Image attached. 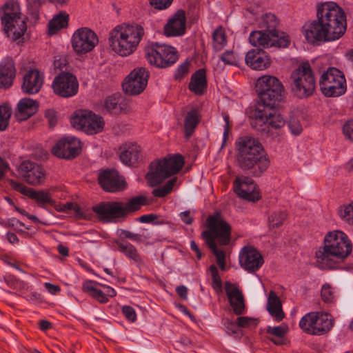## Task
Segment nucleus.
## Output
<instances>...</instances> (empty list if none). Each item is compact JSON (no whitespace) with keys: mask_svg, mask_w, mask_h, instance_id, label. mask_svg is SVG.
<instances>
[{"mask_svg":"<svg viewBox=\"0 0 353 353\" xmlns=\"http://www.w3.org/2000/svg\"><path fill=\"white\" fill-rule=\"evenodd\" d=\"M121 105L119 103V99L110 96L107 97L104 102L103 110L110 114H117L121 112Z\"/></svg>","mask_w":353,"mask_h":353,"instance_id":"45","label":"nucleus"},{"mask_svg":"<svg viewBox=\"0 0 353 353\" xmlns=\"http://www.w3.org/2000/svg\"><path fill=\"white\" fill-rule=\"evenodd\" d=\"M38 107L37 101L30 98L21 99L17 104L15 115L19 120L25 121L37 112Z\"/></svg>","mask_w":353,"mask_h":353,"instance_id":"32","label":"nucleus"},{"mask_svg":"<svg viewBox=\"0 0 353 353\" xmlns=\"http://www.w3.org/2000/svg\"><path fill=\"white\" fill-rule=\"evenodd\" d=\"M147 204L146 198L144 196H137L132 197L128 202L121 201V208L123 209V219L132 212L139 210L143 205Z\"/></svg>","mask_w":353,"mask_h":353,"instance_id":"38","label":"nucleus"},{"mask_svg":"<svg viewBox=\"0 0 353 353\" xmlns=\"http://www.w3.org/2000/svg\"><path fill=\"white\" fill-rule=\"evenodd\" d=\"M334 321L330 314L317 312L304 315L299 322L300 328L312 335H323L333 327Z\"/></svg>","mask_w":353,"mask_h":353,"instance_id":"12","label":"nucleus"},{"mask_svg":"<svg viewBox=\"0 0 353 353\" xmlns=\"http://www.w3.org/2000/svg\"><path fill=\"white\" fill-rule=\"evenodd\" d=\"M256 92L259 97L257 105H261V108H274L283 99L285 94L280 80L270 75H264L257 79Z\"/></svg>","mask_w":353,"mask_h":353,"instance_id":"7","label":"nucleus"},{"mask_svg":"<svg viewBox=\"0 0 353 353\" xmlns=\"http://www.w3.org/2000/svg\"><path fill=\"white\" fill-rule=\"evenodd\" d=\"M280 38L272 37L270 34L262 30L252 31L249 36L250 43L258 48H268L273 46L286 48L290 45V40L288 34L281 32Z\"/></svg>","mask_w":353,"mask_h":353,"instance_id":"17","label":"nucleus"},{"mask_svg":"<svg viewBox=\"0 0 353 353\" xmlns=\"http://www.w3.org/2000/svg\"><path fill=\"white\" fill-rule=\"evenodd\" d=\"M321 93L326 97H336L343 95L347 90L345 75L334 67H330L323 72L319 79Z\"/></svg>","mask_w":353,"mask_h":353,"instance_id":"11","label":"nucleus"},{"mask_svg":"<svg viewBox=\"0 0 353 353\" xmlns=\"http://www.w3.org/2000/svg\"><path fill=\"white\" fill-rule=\"evenodd\" d=\"M3 30L16 41L23 36L27 30L26 17L21 12L20 5L13 0L7 1L0 9Z\"/></svg>","mask_w":353,"mask_h":353,"instance_id":"5","label":"nucleus"},{"mask_svg":"<svg viewBox=\"0 0 353 353\" xmlns=\"http://www.w3.org/2000/svg\"><path fill=\"white\" fill-rule=\"evenodd\" d=\"M71 123L74 128L88 134L101 132L104 128L102 117L86 110H77L71 118Z\"/></svg>","mask_w":353,"mask_h":353,"instance_id":"13","label":"nucleus"},{"mask_svg":"<svg viewBox=\"0 0 353 353\" xmlns=\"http://www.w3.org/2000/svg\"><path fill=\"white\" fill-rule=\"evenodd\" d=\"M199 121L200 115L197 109H192L187 113L184 121V131L187 138L193 134Z\"/></svg>","mask_w":353,"mask_h":353,"instance_id":"39","label":"nucleus"},{"mask_svg":"<svg viewBox=\"0 0 353 353\" xmlns=\"http://www.w3.org/2000/svg\"><path fill=\"white\" fill-rule=\"evenodd\" d=\"M236 323L240 327H248L250 325L256 326L257 319L248 316H240L236 319Z\"/></svg>","mask_w":353,"mask_h":353,"instance_id":"56","label":"nucleus"},{"mask_svg":"<svg viewBox=\"0 0 353 353\" xmlns=\"http://www.w3.org/2000/svg\"><path fill=\"white\" fill-rule=\"evenodd\" d=\"M321 296L324 303H332L335 301L334 292L331 285L329 283H325L322 286Z\"/></svg>","mask_w":353,"mask_h":353,"instance_id":"51","label":"nucleus"},{"mask_svg":"<svg viewBox=\"0 0 353 353\" xmlns=\"http://www.w3.org/2000/svg\"><path fill=\"white\" fill-rule=\"evenodd\" d=\"M344 136L353 141V119L347 121L343 126Z\"/></svg>","mask_w":353,"mask_h":353,"instance_id":"60","label":"nucleus"},{"mask_svg":"<svg viewBox=\"0 0 353 353\" xmlns=\"http://www.w3.org/2000/svg\"><path fill=\"white\" fill-rule=\"evenodd\" d=\"M288 214L285 211L276 210L272 212L268 218L269 227L275 228L281 226L287 219Z\"/></svg>","mask_w":353,"mask_h":353,"instance_id":"43","label":"nucleus"},{"mask_svg":"<svg viewBox=\"0 0 353 353\" xmlns=\"http://www.w3.org/2000/svg\"><path fill=\"white\" fill-rule=\"evenodd\" d=\"M352 252V244L347 235L341 230L327 232L323 245L316 252V266L321 270H336Z\"/></svg>","mask_w":353,"mask_h":353,"instance_id":"2","label":"nucleus"},{"mask_svg":"<svg viewBox=\"0 0 353 353\" xmlns=\"http://www.w3.org/2000/svg\"><path fill=\"white\" fill-rule=\"evenodd\" d=\"M98 182L103 190L109 192H119L125 187L124 179L114 169L101 170L98 174Z\"/></svg>","mask_w":353,"mask_h":353,"instance_id":"22","label":"nucleus"},{"mask_svg":"<svg viewBox=\"0 0 353 353\" xmlns=\"http://www.w3.org/2000/svg\"><path fill=\"white\" fill-rule=\"evenodd\" d=\"M45 117L48 119L50 127H54L57 123L56 112L54 110H48L46 111Z\"/></svg>","mask_w":353,"mask_h":353,"instance_id":"63","label":"nucleus"},{"mask_svg":"<svg viewBox=\"0 0 353 353\" xmlns=\"http://www.w3.org/2000/svg\"><path fill=\"white\" fill-rule=\"evenodd\" d=\"M264 263L261 253L252 246H245L239 254V263L241 268L248 272L259 270Z\"/></svg>","mask_w":353,"mask_h":353,"instance_id":"23","label":"nucleus"},{"mask_svg":"<svg viewBox=\"0 0 353 353\" xmlns=\"http://www.w3.org/2000/svg\"><path fill=\"white\" fill-rule=\"evenodd\" d=\"M290 87L294 94L300 99L313 94L316 89V79L310 65L303 63L290 74Z\"/></svg>","mask_w":353,"mask_h":353,"instance_id":"9","label":"nucleus"},{"mask_svg":"<svg viewBox=\"0 0 353 353\" xmlns=\"http://www.w3.org/2000/svg\"><path fill=\"white\" fill-rule=\"evenodd\" d=\"M185 12L179 9L168 19L163 27V33L168 37H181L185 33Z\"/></svg>","mask_w":353,"mask_h":353,"instance_id":"24","label":"nucleus"},{"mask_svg":"<svg viewBox=\"0 0 353 353\" xmlns=\"http://www.w3.org/2000/svg\"><path fill=\"white\" fill-rule=\"evenodd\" d=\"M225 290L234 313L236 315L242 314L245 310V303L242 292L235 284L230 281L225 282Z\"/></svg>","mask_w":353,"mask_h":353,"instance_id":"29","label":"nucleus"},{"mask_svg":"<svg viewBox=\"0 0 353 353\" xmlns=\"http://www.w3.org/2000/svg\"><path fill=\"white\" fill-rule=\"evenodd\" d=\"M184 163L183 157L179 154L151 162L150 171L145 176L149 185L157 186L165 179L177 174L183 167Z\"/></svg>","mask_w":353,"mask_h":353,"instance_id":"6","label":"nucleus"},{"mask_svg":"<svg viewBox=\"0 0 353 353\" xmlns=\"http://www.w3.org/2000/svg\"><path fill=\"white\" fill-rule=\"evenodd\" d=\"M267 310L269 314L278 322L281 321L285 314L282 309V303L276 293L271 290L269 292L267 303Z\"/></svg>","mask_w":353,"mask_h":353,"instance_id":"33","label":"nucleus"},{"mask_svg":"<svg viewBox=\"0 0 353 353\" xmlns=\"http://www.w3.org/2000/svg\"><path fill=\"white\" fill-rule=\"evenodd\" d=\"M225 325L228 334H236L238 332L239 327L238 326L237 323H235L230 321L229 319H227Z\"/></svg>","mask_w":353,"mask_h":353,"instance_id":"64","label":"nucleus"},{"mask_svg":"<svg viewBox=\"0 0 353 353\" xmlns=\"http://www.w3.org/2000/svg\"><path fill=\"white\" fill-rule=\"evenodd\" d=\"M118 248V250L123 253L129 259L137 263H143V260L137 249L128 241H122L118 239L113 241Z\"/></svg>","mask_w":353,"mask_h":353,"instance_id":"36","label":"nucleus"},{"mask_svg":"<svg viewBox=\"0 0 353 353\" xmlns=\"http://www.w3.org/2000/svg\"><path fill=\"white\" fill-rule=\"evenodd\" d=\"M237 166L260 176L269 167L270 160L261 143L249 136L239 137L235 142Z\"/></svg>","mask_w":353,"mask_h":353,"instance_id":"3","label":"nucleus"},{"mask_svg":"<svg viewBox=\"0 0 353 353\" xmlns=\"http://www.w3.org/2000/svg\"><path fill=\"white\" fill-rule=\"evenodd\" d=\"M92 210L103 222H115L118 219H123L121 201L101 202L93 206Z\"/></svg>","mask_w":353,"mask_h":353,"instance_id":"20","label":"nucleus"},{"mask_svg":"<svg viewBox=\"0 0 353 353\" xmlns=\"http://www.w3.org/2000/svg\"><path fill=\"white\" fill-rule=\"evenodd\" d=\"M69 16L65 12H61L54 17L48 24V33L50 35L56 34L59 30L68 26Z\"/></svg>","mask_w":353,"mask_h":353,"instance_id":"40","label":"nucleus"},{"mask_svg":"<svg viewBox=\"0 0 353 353\" xmlns=\"http://www.w3.org/2000/svg\"><path fill=\"white\" fill-rule=\"evenodd\" d=\"M266 332L270 335L274 336L276 338L268 337V339L275 345L283 344V339L288 332V327L285 325H279L276 327L268 326Z\"/></svg>","mask_w":353,"mask_h":353,"instance_id":"41","label":"nucleus"},{"mask_svg":"<svg viewBox=\"0 0 353 353\" xmlns=\"http://www.w3.org/2000/svg\"><path fill=\"white\" fill-rule=\"evenodd\" d=\"M43 83V74L37 69H30L23 77V91L29 94L39 92Z\"/></svg>","mask_w":353,"mask_h":353,"instance_id":"30","label":"nucleus"},{"mask_svg":"<svg viewBox=\"0 0 353 353\" xmlns=\"http://www.w3.org/2000/svg\"><path fill=\"white\" fill-rule=\"evenodd\" d=\"M145 35L143 27L136 23H122L115 26L108 36V43L116 54L128 57L137 49Z\"/></svg>","mask_w":353,"mask_h":353,"instance_id":"4","label":"nucleus"},{"mask_svg":"<svg viewBox=\"0 0 353 353\" xmlns=\"http://www.w3.org/2000/svg\"><path fill=\"white\" fill-rule=\"evenodd\" d=\"M150 4L157 10H165L169 8L173 0H149Z\"/></svg>","mask_w":353,"mask_h":353,"instance_id":"57","label":"nucleus"},{"mask_svg":"<svg viewBox=\"0 0 353 353\" xmlns=\"http://www.w3.org/2000/svg\"><path fill=\"white\" fill-rule=\"evenodd\" d=\"M79 141L74 138H64L59 141L52 148V153L59 157L65 159L75 158L81 151Z\"/></svg>","mask_w":353,"mask_h":353,"instance_id":"25","label":"nucleus"},{"mask_svg":"<svg viewBox=\"0 0 353 353\" xmlns=\"http://www.w3.org/2000/svg\"><path fill=\"white\" fill-rule=\"evenodd\" d=\"M158 218L159 216L156 214H148L139 217L138 221L144 223H153L155 225H161L165 223V221L163 219L158 220Z\"/></svg>","mask_w":353,"mask_h":353,"instance_id":"53","label":"nucleus"},{"mask_svg":"<svg viewBox=\"0 0 353 353\" xmlns=\"http://www.w3.org/2000/svg\"><path fill=\"white\" fill-rule=\"evenodd\" d=\"M288 125L291 132L294 135H299L303 130L301 124L296 119H291Z\"/></svg>","mask_w":353,"mask_h":353,"instance_id":"62","label":"nucleus"},{"mask_svg":"<svg viewBox=\"0 0 353 353\" xmlns=\"http://www.w3.org/2000/svg\"><path fill=\"white\" fill-rule=\"evenodd\" d=\"M145 57L148 63L158 68L172 65L179 59L176 49L171 46L152 42L145 47Z\"/></svg>","mask_w":353,"mask_h":353,"instance_id":"10","label":"nucleus"},{"mask_svg":"<svg viewBox=\"0 0 353 353\" xmlns=\"http://www.w3.org/2000/svg\"><path fill=\"white\" fill-rule=\"evenodd\" d=\"M60 212H68L70 211H74V214L77 216L82 214L81 208L77 203L72 202H67L60 206L59 209H57Z\"/></svg>","mask_w":353,"mask_h":353,"instance_id":"54","label":"nucleus"},{"mask_svg":"<svg viewBox=\"0 0 353 353\" xmlns=\"http://www.w3.org/2000/svg\"><path fill=\"white\" fill-rule=\"evenodd\" d=\"M213 48L216 51H221L227 44V37L225 30L220 26L216 28L212 34Z\"/></svg>","mask_w":353,"mask_h":353,"instance_id":"42","label":"nucleus"},{"mask_svg":"<svg viewBox=\"0 0 353 353\" xmlns=\"http://www.w3.org/2000/svg\"><path fill=\"white\" fill-rule=\"evenodd\" d=\"M209 269L211 272L212 279V286L217 293H220L222 292V281L219 276L218 269L214 264L211 265Z\"/></svg>","mask_w":353,"mask_h":353,"instance_id":"49","label":"nucleus"},{"mask_svg":"<svg viewBox=\"0 0 353 353\" xmlns=\"http://www.w3.org/2000/svg\"><path fill=\"white\" fill-rule=\"evenodd\" d=\"M251 125L253 128L259 130L257 124L261 127L263 125H269L275 129L281 128L285 125V121L274 108H261V105H257L252 112L251 116Z\"/></svg>","mask_w":353,"mask_h":353,"instance_id":"14","label":"nucleus"},{"mask_svg":"<svg viewBox=\"0 0 353 353\" xmlns=\"http://www.w3.org/2000/svg\"><path fill=\"white\" fill-rule=\"evenodd\" d=\"M190 63L189 61H185L180 64L174 72V78L176 80L181 81L188 73Z\"/></svg>","mask_w":353,"mask_h":353,"instance_id":"52","label":"nucleus"},{"mask_svg":"<svg viewBox=\"0 0 353 353\" xmlns=\"http://www.w3.org/2000/svg\"><path fill=\"white\" fill-rule=\"evenodd\" d=\"M10 185L16 191L35 201L40 207H43L46 204L52 205L54 203V201L48 192L35 190L13 180L10 181Z\"/></svg>","mask_w":353,"mask_h":353,"instance_id":"26","label":"nucleus"},{"mask_svg":"<svg viewBox=\"0 0 353 353\" xmlns=\"http://www.w3.org/2000/svg\"><path fill=\"white\" fill-rule=\"evenodd\" d=\"M338 214L343 221L353 225V201L349 204L340 206Z\"/></svg>","mask_w":353,"mask_h":353,"instance_id":"48","label":"nucleus"},{"mask_svg":"<svg viewBox=\"0 0 353 353\" xmlns=\"http://www.w3.org/2000/svg\"><path fill=\"white\" fill-rule=\"evenodd\" d=\"M224 121H225V125H224V131H223V143L221 148H223L224 145L226 143L227 140L229 137V134L230 132V129L232 127V125L230 123V117L228 115H225L223 117Z\"/></svg>","mask_w":353,"mask_h":353,"instance_id":"61","label":"nucleus"},{"mask_svg":"<svg viewBox=\"0 0 353 353\" xmlns=\"http://www.w3.org/2000/svg\"><path fill=\"white\" fill-rule=\"evenodd\" d=\"M19 172L23 179L33 186L43 184L46 179V172L43 166L32 161H23L19 166Z\"/></svg>","mask_w":353,"mask_h":353,"instance_id":"19","label":"nucleus"},{"mask_svg":"<svg viewBox=\"0 0 353 353\" xmlns=\"http://www.w3.org/2000/svg\"><path fill=\"white\" fill-rule=\"evenodd\" d=\"M245 61L248 66L253 70H263L271 63L268 53L263 49L256 48L249 50L245 55Z\"/></svg>","mask_w":353,"mask_h":353,"instance_id":"28","label":"nucleus"},{"mask_svg":"<svg viewBox=\"0 0 353 353\" xmlns=\"http://www.w3.org/2000/svg\"><path fill=\"white\" fill-rule=\"evenodd\" d=\"M149 72L144 68L134 69L122 83L125 93L130 95H138L146 88Z\"/></svg>","mask_w":353,"mask_h":353,"instance_id":"18","label":"nucleus"},{"mask_svg":"<svg viewBox=\"0 0 353 353\" xmlns=\"http://www.w3.org/2000/svg\"><path fill=\"white\" fill-rule=\"evenodd\" d=\"M233 189L238 196L255 202L261 199L259 190L254 181L248 176H237L233 184Z\"/></svg>","mask_w":353,"mask_h":353,"instance_id":"21","label":"nucleus"},{"mask_svg":"<svg viewBox=\"0 0 353 353\" xmlns=\"http://www.w3.org/2000/svg\"><path fill=\"white\" fill-rule=\"evenodd\" d=\"M118 154L121 161L128 166H134L142 157L141 147L135 142H126L119 146Z\"/></svg>","mask_w":353,"mask_h":353,"instance_id":"27","label":"nucleus"},{"mask_svg":"<svg viewBox=\"0 0 353 353\" xmlns=\"http://www.w3.org/2000/svg\"><path fill=\"white\" fill-rule=\"evenodd\" d=\"M208 230L202 232L201 237L207 245H228L231 241L232 228L219 212L208 216L206 219Z\"/></svg>","mask_w":353,"mask_h":353,"instance_id":"8","label":"nucleus"},{"mask_svg":"<svg viewBox=\"0 0 353 353\" xmlns=\"http://www.w3.org/2000/svg\"><path fill=\"white\" fill-rule=\"evenodd\" d=\"M16 68L13 59L7 57L0 63V88H10L16 77Z\"/></svg>","mask_w":353,"mask_h":353,"instance_id":"31","label":"nucleus"},{"mask_svg":"<svg viewBox=\"0 0 353 353\" xmlns=\"http://www.w3.org/2000/svg\"><path fill=\"white\" fill-rule=\"evenodd\" d=\"M206 88L205 70L204 69H199L192 74L188 88L195 94L202 95Z\"/></svg>","mask_w":353,"mask_h":353,"instance_id":"34","label":"nucleus"},{"mask_svg":"<svg viewBox=\"0 0 353 353\" xmlns=\"http://www.w3.org/2000/svg\"><path fill=\"white\" fill-rule=\"evenodd\" d=\"M176 181V179L169 180L165 185L154 189L152 194L154 197L163 198L169 194L172 191Z\"/></svg>","mask_w":353,"mask_h":353,"instance_id":"47","label":"nucleus"},{"mask_svg":"<svg viewBox=\"0 0 353 353\" xmlns=\"http://www.w3.org/2000/svg\"><path fill=\"white\" fill-rule=\"evenodd\" d=\"M6 283L10 288L21 294L26 292L28 289V283L14 276H9L6 279Z\"/></svg>","mask_w":353,"mask_h":353,"instance_id":"46","label":"nucleus"},{"mask_svg":"<svg viewBox=\"0 0 353 353\" xmlns=\"http://www.w3.org/2000/svg\"><path fill=\"white\" fill-rule=\"evenodd\" d=\"M98 43L99 39L96 33L86 27L77 29L74 32L71 40L72 47L78 54L91 52Z\"/></svg>","mask_w":353,"mask_h":353,"instance_id":"15","label":"nucleus"},{"mask_svg":"<svg viewBox=\"0 0 353 353\" xmlns=\"http://www.w3.org/2000/svg\"><path fill=\"white\" fill-rule=\"evenodd\" d=\"M54 93L61 98H70L79 90V82L75 75L68 72H61L57 75L52 83Z\"/></svg>","mask_w":353,"mask_h":353,"instance_id":"16","label":"nucleus"},{"mask_svg":"<svg viewBox=\"0 0 353 353\" xmlns=\"http://www.w3.org/2000/svg\"><path fill=\"white\" fill-rule=\"evenodd\" d=\"M12 115V109L9 104L3 103L0 105V131H4L8 126Z\"/></svg>","mask_w":353,"mask_h":353,"instance_id":"44","label":"nucleus"},{"mask_svg":"<svg viewBox=\"0 0 353 353\" xmlns=\"http://www.w3.org/2000/svg\"><path fill=\"white\" fill-rule=\"evenodd\" d=\"M346 29L345 12L334 1L318 3L316 19L303 26L305 39L312 44L338 40Z\"/></svg>","mask_w":353,"mask_h":353,"instance_id":"1","label":"nucleus"},{"mask_svg":"<svg viewBox=\"0 0 353 353\" xmlns=\"http://www.w3.org/2000/svg\"><path fill=\"white\" fill-rule=\"evenodd\" d=\"M211 250L212 252L216 256L217 264L221 263L225 261V254L224 251L219 250L217 245H208Z\"/></svg>","mask_w":353,"mask_h":353,"instance_id":"58","label":"nucleus"},{"mask_svg":"<svg viewBox=\"0 0 353 353\" xmlns=\"http://www.w3.org/2000/svg\"><path fill=\"white\" fill-rule=\"evenodd\" d=\"M122 312L125 317L130 321L134 322L137 320V314L132 307L128 305L123 306Z\"/></svg>","mask_w":353,"mask_h":353,"instance_id":"59","label":"nucleus"},{"mask_svg":"<svg viewBox=\"0 0 353 353\" xmlns=\"http://www.w3.org/2000/svg\"><path fill=\"white\" fill-rule=\"evenodd\" d=\"M117 235L120 238L129 239L132 241L139 242L141 241V236L139 234L131 232L130 231L123 229H119L117 231Z\"/></svg>","mask_w":353,"mask_h":353,"instance_id":"55","label":"nucleus"},{"mask_svg":"<svg viewBox=\"0 0 353 353\" xmlns=\"http://www.w3.org/2000/svg\"><path fill=\"white\" fill-rule=\"evenodd\" d=\"M225 65H237L240 59L233 50L225 51L220 57Z\"/></svg>","mask_w":353,"mask_h":353,"instance_id":"50","label":"nucleus"},{"mask_svg":"<svg viewBox=\"0 0 353 353\" xmlns=\"http://www.w3.org/2000/svg\"><path fill=\"white\" fill-rule=\"evenodd\" d=\"M100 285L95 281H86L83 284V291L88 293L91 297L100 303H106L109 299L106 298L104 291L98 288V285Z\"/></svg>","mask_w":353,"mask_h":353,"instance_id":"37","label":"nucleus"},{"mask_svg":"<svg viewBox=\"0 0 353 353\" xmlns=\"http://www.w3.org/2000/svg\"><path fill=\"white\" fill-rule=\"evenodd\" d=\"M279 20L276 15L271 13H266L262 17L260 28L263 31L270 34L272 37L280 38L282 36L281 32L278 30Z\"/></svg>","mask_w":353,"mask_h":353,"instance_id":"35","label":"nucleus"}]
</instances>
